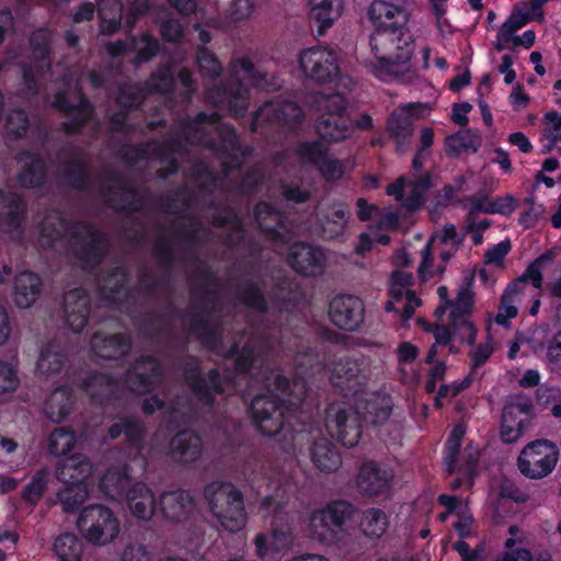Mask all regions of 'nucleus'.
<instances>
[{"label": "nucleus", "mask_w": 561, "mask_h": 561, "mask_svg": "<svg viewBox=\"0 0 561 561\" xmlns=\"http://www.w3.org/2000/svg\"><path fill=\"white\" fill-rule=\"evenodd\" d=\"M53 550L58 561H81L83 542L75 534L64 533L55 539Z\"/></svg>", "instance_id": "53"}, {"label": "nucleus", "mask_w": 561, "mask_h": 561, "mask_svg": "<svg viewBox=\"0 0 561 561\" xmlns=\"http://www.w3.org/2000/svg\"><path fill=\"white\" fill-rule=\"evenodd\" d=\"M531 20L533 16L530 12H523L519 8H514L497 32L494 49L496 51H502L508 48L507 44L514 39L516 36L515 33L523 28Z\"/></svg>", "instance_id": "47"}, {"label": "nucleus", "mask_w": 561, "mask_h": 561, "mask_svg": "<svg viewBox=\"0 0 561 561\" xmlns=\"http://www.w3.org/2000/svg\"><path fill=\"white\" fill-rule=\"evenodd\" d=\"M158 505L164 519L172 523H183L193 515L196 503L188 491L179 489L163 492Z\"/></svg>", "instance_id": "27"}, {"label": "nucleus", "mask_w": 561, "mask_h": 561, "mask_svg": "<svg viewBox=\"0 0 561 561\" xmlns=\"http://www.w3.org/2000/svg\"><path fill=\"white\" fill-rule=\"evenodd\" d=\"M360 370L358 359L350 356L341 357L333 364L331 376L332 385L345 392V396L350 393L357 394L362 392V388L364 387Z\"/></svg>", "instance_id": "30"}, {"label": "nucleus", "mask_w": 561, "mask_h": 561, "mask_svg": "<svg viewBox=\"0 0 561 561\" xmlns=\"http://www.w3.org/2000/svg\"><path fill=\"white\" fill-rule=\"evenodd\" d=\"M195 61L204 78L216 79L222 72V65L217 56L206 46H198L195 54Z\"/></svg>", "instance_id": "63"}, {"label": "nucleus", "mask_w": 561, "mask_h": 561, "mask_svg": "<svg viewBox=\"0 0 561 561\" xmlns=\"http://www.w3.org/2000/svg\"><path fill=\"white\" fill-rule=\"evenodd\" d=\"M41 277L31 271H23L14 277L13 301L20 309L32 307L42 294Z\"/></svg>", "instance_id": "36"}, {"label": "nucleus", "mask_w": 561, "mask_h": 561, "mask_svg": "<svg viewBox=\"0 0 561 561\" xmlns=\"http://www.w3.org/2000/svg\"><path fill=\"white\" fill-rule=\"evenodd\" d=\"M272 387L275 391L295 400L290 401L293 405L301 404L308 394V386L304 378L299 377L290 381L280 373L275 374L273 377Z\"/></svg>", "instance_id": "52"}, {"label": "nucleus", "mask_w": 561, "mask_h": 561, "mask_svg": "<svg viewBox=\"0 0 561 561\" xmlns=\"http://www.w3.org/2000/svg\"><path fill=\"white\" fill-rule=\"evenodd\" d=\"M328 317L331 323L345 332H356L365 319L364 301L350 294H341L329 304Z\"/></svg>", "instance_id": "19"}, {"label": "nucleus", "mask_w": 561, "mask_h": 561, "mask_svg": "<svg viewBox=\"0 0 561 561\" xmlns=\"http://www.w3.org/2000/svg\"><path fill=\"white\" fill-rule=\"evenodd\" d=\"M4 133L9 140L23 139L30 129V117L22 108L11 110L4 121Z\"/></svg>", "instance_id": "61"}, {"label": "nucleus", "mask_w": 561, "mask_h": 561, "mask_svg": "<svg viewBox=\"0 0 561 561\" xmlns=\"http://www.w3.org/2000/svg\"><path fill=\"white\" fill-rule=\"evenodd\" d=\"M190 333L201 343L203 348L217 352L222 345L220 330L211 322L207 310L195 313L188 322Z\"/></svg>", "instance_id": "35"}, {"label": "nucleus", "mask_w": 561, "mask_h": 561, "mask_svg": "<svg viewBox=\"0 0 561 561\" xmlns=\"http://www.w3.org/2000/svg\"><path fill=\"white\" fill-rule=\"evenodd\" d=\"M70 380L90 398L92 404L101 408L114 403L121 397V379L110 373L80 368L72 373Z\"/></svg>", "instance_id": "8"}, {"label": "nucleus", "mask_w": 561, "mask_h": 561, "mask_svg": "<svg viewBox=\"0 0 561 561\" xmlns=\"http://www.w3.org/2000/svg\"><path fill=\"white\" fill-rule=\"evenodd\" d=\"M201 142L202 147L225 157L221 163L225 174H229L241 167V161L238 157L241 146L234 126L220 124V121L213 125H204V135L201 137Z\"/></svg>", "instance_id": "12"}, {"label": "nucleus", "mask_w": 561, "mask_h": 561, "mask_svg": "<svg viewBox=\"0 0 561 561\" xmlns=\"http://www.w3.org/2000/svg\"><path fill=\"white\" fill-rule=\"evenodd\" d=\"M130 280V271L126 265H116L104 277L100 293L110 305L119 307L128 299L130 290L127 285Z\"/></svg>", "instance_id": "31"}, {"label": "nucleus", "mask_w": 561, "mask_h": 561, "mask_svg": "<svg viewBox=\"0 0 561 561\" xmlns=\"http://www.w3.org/2000/svg\"><path fill=\"white\" fill-rule=\"evenodd\" d=\"M560 450L556 443L540 438L528 443L517 458L520 473L530 480L548 477L557 467Z\"/></svg>", "instance_id": "9"}, {"label": "nucleus", "mask_w": 561, "mask_h": 561, "mask_svg": "<svg viewBox=\"0 0 561 561\" xmlns=\"http://www.w3.org/2000/svg\"><path fill=\"white\" fill-rule=\"evenodd\" d=\"M299 66L304 75L317 83H330L340 76L337 54L330 47L304 49L299 55Z\"/></svg>", "instance_id": "15"}, {"label": "nucleus", "mask_w": 561, "mask_h": 561, "mask_svg": "<svg viewBox=\"0 0 561 561\" xmlns=\"http://www.w3.org/2000/svg\"><path fill=\"white\" fill-rule=\"evenodd\" d=\"M221 116L218 112H198L194 117H185L181 121L175 135L167 138L162 145L154 141V152L158 156L164 153H180L186 150L187 146H202L201 137L204 135V125H213L219 122Z\"/></svg>", "instance_id": "11"}, {"label": "nucleus", "mask_w": 561, "mask_h": 561, "mask_svg": "<svg viewBox=\"0 0 561 561\" xmlns=\"http://www.w3.org/2000/svg\"><path fill=\"white\" fill-rule=\"evenodd\" d=\"M65 232L70 237L71 252L83 270L96 268L106 257L110 249L107 234L88 221L79 220L70 225L57 215L45 217L39 225L41 241L47 248H54Z\"/></svg>", "instance_id": "3"}, {"label": "nucleus", "mask_w": 561, "mask_h": 561, "mask_svg": "<svg viewBox=\"0 0 561 561\" xmlns=\"http://www.w3.org/2000/svg\"><path fill=\"white\" fill-rule=\"evenodd\" d=\"M20 169L16 173V183L21 188H42L48 179V168L41 153L32 150H21L15 157Z\"/></svg>", "instance_id": "23"}, {"label": "nucleus", "mask_w": 561, "mask_h": 561, "mask_svg": "<svg viewBox=\"0 0 561 561\" xmlns=\"http://www.w3.org/2000/svg\"><path fill=\"white\" fill-rule=\"evenodd\" d=\"M210 208L222 209V214H214L211 217V225L216 228L229 227L231 231L225 237V244L229 248L239 247L245 238V226L242 218L239 216L237 210L229 206H220L216 202H210Z\"/></svg>", "instance_id": "33"}, {"label": "nucleus", "mask_w": 561, "mask_h": 561, "mask_svg": "<svg viewBox=\"0 0 561 561\" xmlns=\"http://www.w3.org/2000/svg\"><path fill=\"white\" fill-rule=\"evenodd\" d=\"M362 422L363 419L356 409L336 410L333 404L327 409V430L347 448L358 444L362 437Z\"/></svg>", "instance_id": "18"}, {"label": "nucleus", "mask_w": 561, "mask_h": 561, "mask_svg": "<svg viewBox=\"0 0 561 561\" xmlns=\"http://www.w3.org/2000/svg\"><path fill=\"white\" fill-rule=\"evenodd\" d=\"M293 537L289 530L273 528L271 534L260 533L254 538L256 554L261 559H276L290 547Z\"/></svg>", "instance_id": "41"}, {"label": "nucleus", "mask_w": 561, "mask_h": 561, "mask_svg": "<svg viewBox=\"0 0 561 561\" xmlns=\"http://www.w3.org/2000/svg\"><path fill=\"white\" fill-rule=\"evenodd\" d=\"M554 256L556 254L553 250H547L531 261L522 275L507 284L501 296V301L503 304L513 302L514 296L520 294L525 289L527 283H530L536 289H541L543 284L542 270L548 262L554 260Z\"/></svg>", "instance_id": "25"}, {"label": "nucleus", "mask_w": 561, "mask_h": 561, "mask_svg": "<svg viewBox=\"0 0 561 561\" xmlns=\"http://www.w3.org/2000/svg\"><path fill=\"white\" fill-rule=\"evenodd\" d=\"M92 351L104 359H119L129 354L133 340L129 334L118 332L110 335L94 333L91 340Z\"/></svg>", "instance_id": "32"}, {"label": "nucleus", "mask_w": 561, "mask_h": 561, "mask_svg": "<svg viewBox=\"0 0 561 561\" xmlns=\"http://www.w3.org/2000/svg\"><path fill=\"white\" fill-rule=\"evenodd\" d=\"M103 179L107 185L102 188L105 204L118 214H137L145 206V197L126 181L124 174L115 169L103 171Z\"/></svg>", "instance_id": "10"}, {"label": "nucleus", "mask_w": 561, "mask_h": 561, "mask_svg": "<svg viewBox=\"0 0 561 561\" xmlns=\"http://www.w3.org/2000/svg\"><path fill=\"white\" fill-rule=\"evenodd\" d=\"M224 357L232 362V368L224 375L213 367L206 373L197 357L192 356L183 366V379L198 403L206 408L216 404L218 396L226 393L225 383H232L237 377H247L261 357V350L251 341L243 345L233 342Z\"/></svg>", "instance_id": "2"}, {"label": "nucleus", "mask_w": 561, "mask_h": 561, "mask_svg": "<svg viewBox=\"0 0 561 561\" xmlns=\"http://www.w3.org/2000/svg\"><path fill=\"white\" fill-rule=\"evenodd\" d=\"M193 276L201 282L192 286V294H201L199 298L205 307H209L213 310L219 297L216 273L205 263H201V266L195 270Z\"/></svg>", "instance_id": "45"}, {"label": "nucleus", "mask_w": 561, "mask_h": 561, "mask_svg": "<svg viewBox=\"0 0 561 561\" xmlns=\"http://www.w3.org/2000/svg\"><path fill=\"white\" fill-rule=\"evenodd\" d=\"M93 471L91 461L77 454L60 460L56 467V478L64 484L87 483Z\"/></svg>", "instance_id": "37"}, {"label": "nucleus", "mask_w": 561, "mask_h": 561, "mask_svg": "<svg viewBox=\"0 0 561 561\" xmlns=\"http://www.w3.org/2000/svg\"><path fill=\"white\" fill-rule=\"evenodd\" d=\"M393 480L394 473L391 468L368 460L363 462L358 470L356 485L359 493L365 496H387L391 491Z\"/></svg>", "instance_id": "22"}, {"label": "nucleus", "mask_w": 561, "mask_h": 561, "mask_svg": "<svg viewBox=\"0 0 561 561\" xmlns=\"http://www.w3.org/2000/svg\"><path fill=\"white\" fill-rule=\"evenodd\" d=\"M124 497L133 515L139 519H149L159 506L153 492L144 482H135Z\"/></svg>", "instance_id": "43"}, {"label": "nucleus", "mask_w": 561, "mask_h": 561, "mask_svg": "<svg viewBox=\"0 0 561 561\" xmlns=\"http://www.w3.org/2000/svg\"><path fill=\"white\" fill-rule=\"evenodd\" d=\"M467 432L463 423H457L449 433L444 446V463L448 474H453L458 468V459L462 440Z\"/></svg>", "instance_id": "51"}, {"label": "nucleus", "mask_w": 561, "mask_h": 561, "mask_svg": "<svg viewBox=\"0 0 561 561\" xmlns=\"http://www.w3.org/2000/svg\"><path fill=\"white\" fill-rule=\"evenodd\" d=\"M76 396L72 387L64 385L55 388L44 403V413L54 423H60L72 412Z\"/></svg>", "instance_id": "38"}, {"label": "nucleus", "mask_w": 561, "mask_h": 561, "mask_svg": "<svg viewBox=\"0 0 561 561\" xmlns=\"http://www.w3.org/2000/svg\"><path fill=\"white\" fill-rule=\"evenodd\" d=\"M316 133L327 144L346 140L353 133V126L346 116L321 115L316 124Z\"/></svg>", "instance_id": "42"}, {"label": "nucleus", "mask_w": 561, "mask_h": 561, "mask_svg": "<svg viewBox=\"0 0 561 561\" xmlns=\"http://www.w3.org/2000/svg\"><path fill=\"white\" fill-rule=\"evenodd\" d=\"M77 443L76 432L70 427H56L48 436L47 451L59 457L71 451Z\"/></svg>", "instance_id": "57"}, {"label": "nucleus", "mask_w": 561, "mask_h": 561, "mask_svg": "<svg viewBox=\"0 0 561 561\" xmlns=\"http://www.w3.org/2000/svg\"><path fill=\"white\" fill-rule=\"evenodd\" d=\"M392 409V398L385 392H366L356 400V410L360 417L373 426L383 425L389 420Z\"/></svg>", "instance_id": "26"}, {"label": "nucleus", "mask_w": 561, "mask_h": 561, "mask_svg": "<svg viewBox=\"0 0 561 561\" xmlns=\"http://www.w3.org/2000/svg\"><path fill=\"white\" fill-rule=\"evenodd\" d=\"M289 483L276 482L273 492L263 496L260 511L264 516L278 515L289 501Z\"/></svg>", "instance_id": "60"}, {"label": "nucleus", "mask_w": 561, "mask_h": 561, "mask_svg": "<svg viewBox=\"0 0 561 561\" xmlns=\"http://www.w3.org/2000/svg\"><path fill=\"white\" fill-rule=\"evenodd\" d=\"M66 156L60 160L57 172L59 183L77 192H87L92 184V171L77 148L66 147L59 152Z\"/></svg>", "instance_id": "20"}, {"label": "nucleus", "mask_w": 561, "mask_h": 561, "mask_svg": "<svg viewBox=\"0 0 561 561\" xmlns=\"http://www.w3.org/2000/svg\"><path fill=\"white\" fill-rule=\"evenodd\" d=\"M287 402L274 394H256L250 403L252 422L263 436H275L285 427Z\"/></svg>", "instance_id": "14"}, {"label": "nucleus", "mask_w": 561, "mask_h": 561, "mask_svg": "<svg viewBox=\"0 0 561 561\" xmlns=\"http://www.w3.org/2000/svg\"><path fill=\"white\" fill-rule=\"evenodd\" d=\"M4 208L7 210L0 213V231L3 233L20 231L27 211L25 201L18 194L13 195L9 197Z\"/></svg>", "instance_id": "48"}, {"label": "nucleus", "mask_w": 561, "mask_h": 561, "mask_svg": "<svg viewBox=\"0 0 561 561\" xmlns=\"http://www.w3.org/2000/svg\"><path fill=\"white\" fill-rule=\"evenodd\" d=\"M66 362V352L59 345L49 343L41 350L36 366L41 374L51 376L60 374Z\"/></svg>", "instance_id": "49"}, {"label": "nucleus", "mask_w": 561, "mask_h": 561, "mask_svg": "<svg viewBox=\"0 0 561 561\" xmlns=\"http://www.w3.org/2000/svg\"><path fill=\"white\" fill-rule=\"evenodd\" d=\"M163 377V366L158 357L150 354L138 356L125 373L124 381L135 393H149Z\"/></svg>", "instance_id": "17"}, {"label": "nucleus", "mask_w": 561, "mask_h": 561, "mask_svg": "<svg viewBox=\"0 0 561 561\" xmlns=\"http://www.w3.org/2000/svg\"><path fill=\"white\" fill-rule=\"evenodd\" d=\"M240 71L247 75V79L254 89L270 92L279 87L276 77L257 70L249 57L233 58L229 64V76L206 90V100L215 107L227 111L234 118L245 115L250 98L248 87L239 77Z\"/></svg>", "instance_id": "4"}, {"label": "nucleus", "mask_w": 561, "mask_h": 561, "mask_svg": "<svg viewBox=\"0 0 561 561\" xmlns=\"http://www.w3.org/2000/svg\"><path fill=\"white\" fill-rule=\"evenodd\" d=\"M88 494V483L65 484L57 492V499L62 505V511L70 514L77 512L82 506Z\"/></svg>", "instance_id": "56"}, {"label": "nucleus", "mask_w": 561, "mask_h": 561, "mask_svg": "<svg viewBox=\"0 0 561 561\" xmlns=\"http://www.w3.org/2000/svg\"><path fill=\"white\" fill-rule=\"evenodd\" d=\"M237 298L248 309L260 313L268 311L267 300L263 290L252 279H245L238 284Z\"/></svg>", "instance_id": "50"}, {"label": "nucleus", "mask_w": 561, "mask_h": 561, "mask_svg": "<svg viewBox=\"0 0 561 561\" xmlns=\"http://www.w3.org/2000/svg\"><path fill=\"white\" fill-rule=\"evenodd\" d=\"M287 264L301 276L317 277L322 275L325 270L327 255L319 245L297 241L288 249Z\"/></svg>", "instance_id": "21"}, {"label": "nucleus", "mask_w": 561, "mask_h": 561, "mask_svg": "<svg viewBox=\"0 0 561 561\" xmlns=\"http://www.w3.org/2000/svg\"><path fill=\"white\" fill-rule=\"evenodd\" d=\"M203 450L201 436L191 430L178 432L170 442L171 457L176 462L192 463L199 459Z\"/></svg>", "instance_id": "34"}, {"label": "nucleus", "mask_w": 561, "mask_h": 561, "mask_svg": "<svg viewBox=\"0 0 561 561\" xmlns=\"http://www.w3.org/2000/svg\"><path fill=\"white\" fill-rule=\"evenodd\" d=\"M354 513V505L345 500L332 501L323 508L314 511L309 520L311 538L328 546L337 543L345 534L346 520Z\"/></svg>", "instance_id": "6"}, {"label": "nucleus", "mask_w": 561, "mask_h": 561, "mask_svg": "<svg viewBox=\"0 0 561 561\" xmlns=\"http://www.w3.org/2000/svg\"><path fill=\"white\" fill-rule=\"evenodd\" d=\"M77 527L85 540L95 546L112 542L121 531L119 520L113 511L102 504L83 507Z\"/></svg>", "instance_id": "7"}, {"label": "nucleus", "mask_w": 561, "mask_h": 561, "mask_svg": "<svg viewBox=\"0 0 561 561\" xmlns=\"http://www.w3.org/2000/svg\"><path fill=\"white\" fill-rule=\"evenodd\" d=\"M147 96L144 83H124L118 88L116 103L119 107L130 112L139 108Z\"/></svg>", "instance_id": "59"}, {"label": "nucleus", "mask_w": 561, "mask_h": 561, "mask_svg": "<svg viewBox=\"0 0 561 561\" xmlns=\"http://www.w3.org/2000/svg\"><path fill=\"white\" fill-rule=\"evenodd\" d=\"M296 152L301 161L317 168L329 154V147L322 140H307L297 146Z\"/></svg>", "instance_id": "64"}, {"label": "nucleus", "mask_w": 561, "mask_h": 561, "mask_svg": "<svg viewBox=\"0 0 561 561\" xmlns=\"http://www.w3.org/2000/svg\"><path fill=\"white\" fill-rule=\"evenodd\" d=\"M210 512L229 533L241 530L248 520L242 492L231 482L215 481L205 488Z\"/></svg>", "instance_id": "5"}, {"label": "nucleus", "mask_w": 561, "mask_h": 561, "mask_svg": "<svg viewBox=\"0 0 561 561\" xmlns=\"http://www.w3.org/2000/svg\"><path fill=\"white\" fill-rule=\"evenodd\" d=\"M304 118L302 108L294 101L265 102L253 113L250 129L252 133L273 126L294 129Z\"/></svg>", "instance_id": "13"}, {"label": "nucleus", "mask_w": 561, "mask_h": 561, "mask_svg": "<svg viewBox=\"0 0 561 561\" xmlns=\"http://www.w3.org/2000/svg\"><path fill=\"white\" fill-rule=\"evenodd\" d=\"M314 467L321 472L336 471L342 465V457L335 445L328 438L316 439L310 448Z\"/></svg>", "instance_id": "44"}, {"label": "nucleus", "mask_w": 561, "mask_h": 561, "mask_svg": "<svg viewBox=\"0 0 561 561\" xmlns=\"http://www.w3.org/2000/svg\"><path fill=\"white\" fill-rule=\"evenodd\" d=\"M410 12L402 4L374 0L368 18L374 25L369 44L375 75L383 81L402 76L410 67L414 38L408 26Z\"/></svg>", "instance_id": "1"}, {"label": "nucleus", "mask_w": 561, "mask_h": 561, "mask_svg": "<svg viewBox=\"0 0 561 561\" xmlns=\"http://www.w3.org/2000/svg\"><path fill=\"white\" fill-rule=\"evenodd\" d=\"M389 525V519L387 514L376 507L367 508L364 511L359 527L363 534L367 538L378 539L380 538L387 530Z\"/></svg>", "instance_id": "55"}, {"label": "nucleus", "mask_w": 561, "mask_h": 561, "mask_svg": "<svg viewBox=\"0 0 561 561\" xmlns=\"http://www.w3.org/2000/svg\"><path fill=\"white\" fill-rule=\"evenodd\" d=\"M309 4L316 35L323 36L341 15L342 0H309Z\"/></svg>", "instance_id": "39"}, {"label": "nucleus", "mask_w": 561, "mask_h": 561, "mask_svg": "<svg viewBox=\"0 0 561 561\" xmlns=\"http://www.w3.org/2000/svg\"><path fill=\"white\" fill-rule=\"evenodd\" d=\"M387 131L389 138L396 144L397 153L402 154L410 148L413 125L408 115L397 112L391 113L387 122Z\"/></svg>", "instance_id": "46"}, {"label": "nucleus", "mask_w": 561, "mask_h": 561, "mask_svg": "<svg viewBox=\"0 0 561 561\" xmlns=\"http://www.w3.org/2000/svg\"><path fill=\"white\" fill-rule=\"evenodd\" d=\"M145 89L150 94H169L173 91L175 77L168 66H161L153 71L144 82Z\"/></svg>", "instance_id": "58"}, {"label": "nucleus", "mask_w": 561, "mask_h": 561, "mask_svg": "<svg viewBox=\"0 0 561 561\" xmlns=\"http://www.w3.org/2000/svg\"><path fill=\"white\" fill-rule=\"evenodd\" d=\"M533 403L529 400L513 401L504 405L501 422V438L506 444L518 440L531 419Z\"/></svg>", "instance_id": "24"}, {"label": "nucleus", "mask_w": 561, "mask_h": 561, "mask_svg": "<svg viewBox=\"0 0 561 561\" xmlns=\"http://www.w3.org/2000/svg\"><path fill=\"white\" fill-rule=\"evenodd\" d=\"M65 321L75 332L80 333L88 324L91 298L82 287L70 289L64 298Z\"/></svg>", "instance_id": "28"}, {"label": "nucleus", "mask_w": 561, "mask_h": 561, "mask_svg": "<svg viewBox=\"0 0 561 561\" xmlns=\"http://www.w3.org/2000/svg\"><path fill=\"white\" fill-rule=\"evenodd\" d=\"M130 467L122 465L107 469L100 479V490L111 499L124 497L131 485Z\"/></svg>", "instance_id": "40"}, {"label": "nucleus", "mask_w": 561, "mask_h": 561, "mask_svg": "<svg viewBox=\"0 0 561 561\" xmlns=\"http://www.w3.org/2000/svg\"><path fill=\"white\" fill-rule=\"evenodd\" d=\"M178 316V309L170 304L164 313H149L148 317L141 321L139 330L142 335L152 340H159L165 332L167 320Z\"/></svg>", "instance_id": "54"}, {"label": "nucleus", "mask_w": 561, "mask_h": 561, "mask_svg": "<svg viewBox=\"0 0 561 561\" xmlns=\"http://www.w3.org/2000/svg\"><path fill=\"white\" fill-rule=\"evenodd\" d=\"M253 218L259 230L275 243H284L286 236L280 231L285 227L286 217L284 213L271 203L261 201L253 208Z\"/></svg>", "instance_id": "29"}, {"label": "nucleus", "mask_w": 561, "mask_h": 561, "mask_svg": "<svg viewBox=\"0 0 561 561\" xmlns=\"http://www.w3.org/2000/svg\"><path fill=\"white\" fill-rule=\"evenodd\" d=\"M47 489L46 472L37 470L31 478V481L23 488L21 492L22 501L30 507H35L42 500Z\"/></svg>", "instance_id": "62"}, {"label": "nucleus", "mask_w": 561, "mask_h": 561, "mask_svg": "<svg viewBox=\"0 0 561 561\" xmlns=\"http://www.w3.org/2000/svg\"><path fill=\"white\" fill-rule=\"evenodd\" d=\"M51 106L68 119L61 123V129L66 135H80L93 118L95 108L88 96L80 92L77 104H73L66 91H58L54 95Z\"/></svg>", "instance_id": "16"}]
</instances>
